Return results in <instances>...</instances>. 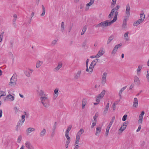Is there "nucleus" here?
Instances as JSON below:
<instances>
[{
  "instance_id": "nucleus-1",
  "label": "nucleus",
  "mask_w": 149,
  "mask_h": 149,
  "mask_svg": "<svg viewBox=\"0 0 149 149\" xmlns=\"http://www.w3.org/2000/svg\"><path fill=\"white\" fill-rule=\"evenodd\" d=\"M117 12L116 13L115 15L113 17V19L111 21L109 22V20H106L105 21L102 22V26H107L111 25L113 22H116L117 18Z\"/></svg>"
},
{
  "instance_id": "nucleus-2",
  "label": "nucleus",
  "mask_w": 149,
  "mask_h": 149,
  "mask_svg": "<svg viewBox=\"0 0 149 149\" xmlns=\"http://www.w3.org/2000/svg\"><path fill=\"white\" fill-rule=\"evenodd\" d=\"M17 80V75L16 73L13 74L10 79V86H15Z\"/></svg>"
},
{
  "instance_id": "nucleus-3",
  "label": "nucleus",
  "mask_w": 149,
  "mask_h": 149,
  "mask_svg": "<svg viewBox=\"0 0 149 149\" xmlns=\"http://www.w3.org/2000/svg\"><path fill=\"white\" fill-rule=\"evenodd\" d=\"M105 90H103L101 93L100 94L96 97V102H100V99L103 97L105 93Z\"/></svg>"
},
{
  "instance_id": "nucleus-4",
  "label": "nucleus",
  "mask_w": 149,
  "mask_h": 149,
  "mask_svg": "<svg viewBox=\"0 0 149 149\" xmlns=\"http://www.w3.org/2000/svg\"><path fill=\"white\" fill-rule=\"evenodd\" d=\"M126 8V10L125 11L126 15L125 17H129L130 15V7L129 4V3L127 4Z\"/></svg>"
},
{
  "instance_id": "nucleus-5",
  "label": "nucleus",
  "mask_w": 149,
  "mask_h": 149,
  "mask_svg": "<svg viewBox=\"0 0 149 149\" xmlns=\"http://www.w3.org/2000/svg\"><path fill=\"white\" fill-rule=\"evenodd\" d=\"M107 75V73L106 72H104L103 73L101 80V83L103 85H104L106 83Z\"/></svg>"
},
{
  "instance_id": "nucleus-6",
  "label": "nucleus",
  "mask_w": 149,
  "mask_h": 149,
  "mask_svg": "<svg viewBox=\"0 0 149 149\" xmlns=\"http://www.w3.org/2000/svg\"><path fill=\"white\" fill-rule=\"evenodd\" d=\"M128 121H126L123 123V126H122L120 129H119V131H120L121 132L124 130L126 128L127 126V125Z\"/></svg>"
},
{
  "instance_id": "nucleus-7",
  "label": "nucleus",
  "mask_w": 149,
  "mask_h": 149,
  "mask_svg": "<svg viewBox=\"0 0 149 149\" xmlns=\"http://www.w3.org/2000/svg\"><path fill=\"white\" fill-rule=\"evenodd\" d=\"M26 147L28 149H33V147L29 141H26L25 143Z\"/></svg>"
},
{
  "instance_id": "nucleus-8",
  "label": "nucleus",
  "mask_w": 149,
  "mask_h": 149,
  "mask_svg": "<svg viewBox=\"0 0 149 149\" xmlns=\"http://www.w3.org/2000/svg\"><path fill=\"white\" fill-rule=\"evenodd\" d=\"M105 52L102 49H100L98 52L96 56L97 58L100 57L104 54Z\"/></svg>"
},
{
  "instance_id": "nucleus-9",
  "label": "nucleus",
  "mask_w": 149,
  "mask_h": 149,
  "mask_svg": "<svg viewBox=\"0 0 149 149\" xmlns=\"http://www.w3.org/2000/svg\"><path fill=\"white\" fill-rule=\"evenodd\" d=\"M46 132V130L45 129V128L43 129L39 134L40 136L41 137H43L45 134Z\"/></svg>"
},
{
  "instance_id": "nucleus-10",
  "label": "nucleus",
  "mask_w": 149,
  "mask_h": 149,
  "mask_svg": "<svg viewBox=\"0 0 149 149\" xmlns=\"http://www.w3.org/2000/svg\"><path fill=\"white\" fill-rule=\"evenodd\" d=\"M134 82L138 85H139L140 84V81L139 78L136 76H135L134 77Z\"/></svg>"
},
{
  "instance_id": "nucleus-11",
  "label": "nucleus",
  "mask_w": 149,
  "mask_h": 149,
  "mask_svg": "<svg viewBox=\"0 0 149 149\" xmlns=\"http://www.w3.org/2000/svg\"><path fill=\"white\" fill-rule=\"evenodd\" d=\"M41 103L43 104V106L47 108L49 106V101H44L42 100Z\"/></svg>"
},
{
  "instance_id": "nucleus-12",
  "label": "nucleus",
  "mask_w": 149,
  "mask_h": 149,
  "mask_svg": "<svg viewBox=\"0 0 149 149\" xmlns=\"http://www.w3.org/2000/svg\"><path fill=\"white\" fill-rule=\"evenodd\" d=\"M109 102L107 103L106 107H105V109L104 110V111L103 112V115H105L107 113L109 107Z\"/></svg>"
},
{
  "instance_id": "nucleus-13",
  "label": "nucleus",
  "mask_w": 149,
  "mask_h": 149,
  "mask_svg": "<svg viewBox=\"0 0 149 149\" xmlns=\"http://www.w3.org/2000/svg\"><path fill=\"white\" fill-rule=\"evenodd\" d=\"M143 22V21H142V20L141 19H139L134 23L133 26H137L142 22Z\"/></svg>"
},
{
  "instance_id": "nucleus-14",
  "label": "nucleus",
  "mask_w": 149,
  "mask_h": 149,
  "mask_svg": "<svg viewBox=\"0 0 149 149\" xmlns=\"http://www.w3.org/2000/svg\"><path fill=\"white\" fill-rule=\"evenodd\" d=\"M138 105V99L137 98L135 97L134 99L133 106L135 107H137Z\"/></svg>"
},
{
  "instance_id": "nucleus-15",
  "label": "nucleus",
  "mask_w": 149,
  "mask_h": 149,
  "mask_svg": "<svg viewBox=\"0 0 149 149\" xmlns=\"http://www.w3.org/2000/svg\"><path fill=\"white\" fill-rule=\"evenodd\" d=\"M127 87V86H125V87H123L119 91V96L120 99H121L122 98L121 94L122 92L126 89Z\"/></svg>"
},
{
  "instance_id": "nucleus-16",
  "label": "nucleus",
  "mask_w": 149,
  "mask_h": 149,
  "mask_svg": "<svg viewBox=\"0 0 149 149\" xmlns=\"http://www.w3.org/2000/svg\"><path fill=\"white\" fill-rule=\"evenodd\" d=\"M87 103V100L86 99H83L82 102V109H84L85 108V105Z\"/></svg>"
},
{
  "instance_id": "nucleus-17",
  "label": "nucleus",
  "mask_w": 149,
  "mask_h": 149,
  "mask_svg": "<svg viewBox=\"0 0 149 149\" xmlns=\"http://www.w3.org/2000/svg\"><path fill=\"white\" fill-rule=\"evenodd\" d=\"M54 97L56 98L58 96V88H56L54 90Z\"/></svg>"
},
{
  "instance_id": "nucleus-18",
  "label": "nucleus",
  "mask_w": 149,
  "mask_h": 149,
  "mask_svg": "<svg viewBox=\"0 0 149 149\" xmlns=\"http://www.w3.org/2000/svg\"><path fill=\"white\" fill-rule=\"evenodd\" d=\"M13 24L15 27L16 23H15V21L17 19V16L16 14H15L13 15Z\"/></svg>"
},
{
  "instance_id": "nucleus-19",
  "label": "nucleus",
  "mask_w": 149,
  "mask_h": 149,
  "mask_svg": "<svg viewBox=\"0 0 149 149\" xmlns=\"http://www.w3.org/2000/svg\"><path fill=\"white\" fill-rule=\"evenodd\" d=\"M81 74V71H78L77 74L75 75L74 77V78L75 79H78L80 77V75Z\"/></svg>"
},
{
  "instance_id": "nucleus-20",
  "label": "nucleus",
  "mask_w": 149,
  "mask_h": 149,
  "mask_svg": "<svg viewBox=\"0 0 149 149\" xmlns=\"http://www.w3.org/2000/svg\"><path fill=\"white\" fill-rule=\"evenodd\" d=\"M120 8V6H119V5H117L116 7L114 8H113L112 10H112V11H113V12H114L115 11V14H116V12H117L118 13H117V15H118V12L117 11L118 10V9H119V8Z\"/></svg>"
},
{
  "instance_id": "nucleus-21",
  "label": "nucleus",
  "mask_w": 149,
  "mask_h": 149,
  "mask_svg": "<svg viewBox=\"0 0 149 149\" xmlns=\"http://www.w3.org/2000/svg\"><path fill=\"white\" fill-rule=\"evenodd\" d=\"M101 128L100 127H97L96 129L95 134L97 135L98 134L100 133L101 131Z\"/></svg>"
},
{
  "instance_id": "nucleus-22",
  "label": "nucleus",
  "mask_w": 149,
  "mask_h": 149,
  "mask_svg": "<svg viewBox=\"0 0 149 149\" xmlns=\"http://www.w3.org/2000/svg\"><path fill=\"white\" fill-rule=\"evenodd\" d=\"M129 33L128 31L126 32L124 35V36L125 38V39L126 41H128L129 40V38L128 37V35Z\"/></svg>"
},
{
  "instance_id": "nucleus-23",
  "label": "nucleus",
  "mask_w": 149,
  "mask_h": 149,
  "mask_svg": "<svg viewBox=\"0 0 149 149\" xmlns=\"http://www.w3.org/2000/svg\"><path fill=\"white\" fill-rule=\"evenodd\" d=\"M117 0H112L110 7L113 8L116 5Z\"/></svg>"
},
{
  "instance_id": "nucleus-24",
  "label": "nucleus",
  "mask_w": 149,
  "mask_h": 149,
  "mask_svg": "<svg viewBox=\"0 0 149 149\" xmlns=\"http://www.w3.org/2000/svg\"><path fill=\"white\" fill-rule=\"evenodd\" d=\"M114 36L113 35H111V36L109 38L107 42V44H109L113 40V39Z\"/></svg>"
},
{
  "instance_id": "nucleus-25",
  "label": "nucleus",
  "mask_w": 149,
  "mask_h": 149,
  "mask_svg": "<svg viewBox=\"0 0 149 149\" xmlns=\"http://www.w3.org/2000/svg\"><path fill=\"white\" fill-rule=\"evenodd\" d=\"M84 132V130L83 129H81L77 133V136L79 135V136H81V135Z\"/></svg>"
},
{
  "instance_id": "nucleus-26",
  "label": "nucleus",
  "mask_w": 149,
  "mask_h": 149,
  "mask_svg": "<svg viewBox=\"0 0 149 149\" xmlns=\"http://www.w3.org/2000/svg\"><path fill=\"white\" fill-rule=\"evenodd\" d=\"M35 130V129L32 127H29L27 129V132L29 133H30L31 132L34 131Z\"/></svg>"
},
{
  "instance_id": "nucleus-27",
  "label": "nucleus",
  "mask_w": 149,
  "mask_h": 149,
  "mask_svg": "<svg viewBox=\"0 0 149 149\" xmlns=\"http://www.w3.org/2000/svg\"><path fill=\"white\" fill-rule=\"evenodd\" d=\"M118 49V47H117L116 45L114 47L112 52L111 54H115L116 52L117 51Z\"/></svg>"
},
{
  "instance_id": "nucleus-28",
  "label": "nucleus",
  "mask_w": 149,
  "mask_h": 149,
  "mask_svg": "<svg viewBox=\"0 0 149 149\" xmlns=\"http://www.w3.org/2000/svg\"><path fill=\"white\" fill-rule=\"evenodd\" d=\"M62 66V63H59L57 67L54 69L56 70H58Z\"/></svg>"
},
{
  "instance_id": "nucleus-29",
  "label": "nucleus",
  "mask_w": 149,
  "mask_h": 149,
  "mask_svg": "<svg viewBox=\"0 0 149 149\" xmlns=\"http://www.w3.org/2000/svg\"><path fill=\"white\" fill-rule=\"evenodd\" d=\"M43 63V62L42 61H39L36 64V67L37 68H38Z\"/></svg>"
},
{
  "instance_id": "nucleus-30",
  "label": "nucleus",
  "mask_w": 149,
  "mask_h": 149,
  "mask_svg": "<svg viewBox=\"0 0 149 149\" xmlns=\"http://www.w3.org/2000/svg\"><path fill=\"white\" fill-rule=\"evenodd\" d=\"M143 13L141 14H140V19H141L142 20V21H143L145 18V15L142 11Z\"/></svg>"
},
{
  "instance_id": "nucleus-31",
  "label": "nucleus",
  "mask_w": 149,
  "mask_h": 149,
  "mask_svg": "<svg viewBox=\"0 0 149 149\" xmlns=\"http://www.w3.org/2000/svg\"><path fill=\"white\" fill-rule=\"evenodd\" d=\"M42 8L43 11H42V13L41 14V16H44L45 14V8L44 6H43V5H42Z\"/></svg>"
},
{
  "instance_id": "nucleus-32",
  "label": "nucleus",
  "mask_w": 149,
  "mask_h": 149,
  "mask_svg": "<svg viewBox=\"0 0 149 149\" xmlns=\"http://www.w3.org/2000/svg\"><path fill=\"white\" fill-rule=\"evenodd\" d=\"M80 136L79 135H76V139L75 140V144H78L79 143V141L80 139Z\"/></svg>"
},
{
  "instance_id": "nucleus-33",
  "label": "nucleus",
  "mask_w": 149,
  "mask_h": 149,
  "mask_svg": "<svg viewBox=\"0 0 149 149\" xmlns=\"http://www.w3.org/2000/svg\"><path fill=\"white\" fill-rule=\"evenodd\" d=\"M96 64V63H95L93 65V66H89V69H90V70H89V72H93V69L94 68V67L95 65Z\"/></svg>"
},
{
  "instance_id": "nucleus-34",
  "label": "nucleus",
  "mask_w": 149,
  "mask_h": 149,
  "mask_svg": "<svg viewBox=\"0 0 149 149\" xmlns=\"http://www.w3.org/2000/svg\"><path fill=\"white\" fill-rule=\"evenodd\" d=\"M65 136L67 138V141H70V138L69 136V133L65 132Z\"/></svg>"
},
{
  "instance_id": "nucleus-35",
  "label": "nucleus",
  "mask_w": 149,
  "mask_h": 149,
  "mask_svg": "<svg viewBox=\"0 0 149 149\" xmlns=\"http://www.w3.org/2000/svg\"><path fill=\"white\" fill-rule=\"evenodd\" d=\"M24 72L26 76L29 77L30 76V72L27 71V70H24Z\"/></svg>"
},
{
  "instance_id": "nucleus-36",
  "label": "nucleus",
  "mask_w": 149,
  "mask_h": 149,
  "mask_svg": "<svg viewBox=\"0 0 149 149\" xmlns=\"http://www.w3.org/2000/svg\"><path fill=\"white\" fill-rule=\"evenodd\" d=\"M113 11H112L111 10L110 13L108 15V17L109 19H112V18L113 16V13H114Z\"/></svg>"
},
{
  "instance_id": "nucleus-37",
  "label": "nucleus",
  "mask_w": 149,
  "mask_h": 149,
  "mask_svg": "<svg viewBox=\"0 0 149 149\" xmlns=\"http://www.w3.org/2000/svg\"><path fill=\"white\" fill-rule=\"evenodd\" d=\"M87 29V27L86 26H84L83 28V30L81 32V35H82L84 34V33L85 32Z\"/></svg>"
},
{
  "instance_id": "nucleus-38",
  "label": "nucleus",
  "mask_w": 149,
  "mask_h": 149,
  "mask_svg": "<svg viewBox=\"0 0 149 149\" xmlns=\"http://www.w3.org/2000/svg\"><path fill=\"white\" fill-rule=\"evenodd\" d=\"M24 122H22V120H21L18 122L17 125V127H19Z\"/></svg>"
},
{
  "instance_id": "nucleus-39",
  "label": "nucleus",
  "mask_w": 149,
  "mask_h": 149,
  "mask_svg": "<svg viewBox=\"0 0 149 149\" xmlns=\"http://www.w3.org/2000/svg\"><path fill=\"white\" fill-rule=\"evenodd\" d=\"M40 100L41 102L42 100L44 101H49L47 99V98L46 97H42L40 98Z\"/></svg>"
},
{
  "instance_id": "nucleus-40",
  "label": "nucleus",
  "mask_w": 149,
  "mask_h": 149,
  "mask_svg": "<svg viewBox=\"0 0 149 149\" xmlns=\"http://www.w3.org/2000/svg\"><path fill=\"white\" fill-rule=\"evenodd\" d=\"M72 127V125H70L68 127L67 130L65 131V132H68L70 131L71 130V128Z\"/></svg>"
},
{
  "instance_id": "nucleus-41",
  "label": "nucleus",
  "mask_w": 149,
  "mask_h": 149,
  "mask_svg": "<svg viewBox=\"0 0 149 149\" xmlns=\"http://www.w3.org/2000/svg\"><path fill=\"white\" fill-rule=\"evenodd\" d=\"M142 68L141 65H140L138 66V69L137 70V73L138 74H139V72H140V70Z\"/></svg>"
},
{
  "instance_id": "nucleus-42",
  "label": "nucleus",
  "mask_w": 149,
  "mask_h": 149,
  "mask_svg": "<svg viewBox=\"0 0 149 149\" xmlns=\"http://www.w3.org/2000/svg\"><path fill=\"white\" fill-rule=\"evenodd\" d=\"M98 60H99V59H95V60H94L91 63V64H90V66H93V65H94V64H95L94 63V62H98Z\"/></svg>"
},
{
  "instance_id": "nucleus-43",
  "label": "nucleus",
  "mask_w": 149,
  "mask_h": 149,
  "mask_svg": "<svg viewBox=\"0 0 149 149\" xmlns=\"http://www.w3.org/2000/svg\"><path fill=\"white\" fill-rule=\"evenodd\" d=\"M110 128V127H109L108 126H107V128L106 131V132L105 133V135H106V136H107L108 134Z\"/></svg>"
},
{
  "instance_id": "nucleus-44",
  "label": "nucleus",
  "mask_w": 149,
  "mask_h": 149,
  "mask_svg": "<svg viewBox=\"0 0 149 149\" xmlns=\"http://www.w3.org/2000/svg\"><path fill=\"white\" fill-rule=\"evenodd\" d=\"M122 28L125 29L127 28V23L125 22H123V24L122 25Z\"/></svg>"
},
{
  "instance_id": "nucleus-45",
  "label": "nucleus",
  "mask_w": 149,
  "mask_h": 149,
  "mask_svg": "<svg viewBox=\"0 0 149 149\" xmlns=\"http://www.w3.org/2000/svg\"><path fill=\"white\" fill-rule=\"evenodd\" d=\"M61 31L63 32L64 29V22H61Z\"/></svg>"
},
{
  "instance_id": "nucleus-46",
  "label": "nucleus",
  "mask_w": 149,
  "mask_h": 149,
  "mask_svg": "<svg viewBox=\"0 0 149 149\" xmlns=\"http://www.w3.org/2000/svg\"><path fill=\"white\" fill-rule=\"evenodd\" d=\"M145 114V112L144 111H142L141 113L140 114L139 118H143V116Z\"/></svg>"
},
{
  "instance_id": "nucleus-47",
  "label": "nucleus",
  "mask_w": 149,
  "mask_h": 149,
  "mask_svg": "<svg viewBox=\"0 0 149 149\" xmlns=\"http://www.w3.org/2000/svg\"><path fill=\"white\" fill-rule=\"evenodd\" d=\"M70 141H66V143L65 145V146L66 148H67L68 147V146L69 143L70 142Z\"/></svg>"
},
{
  "instance_id": "nucleus-48",
  "label": "nucleus",
  "mask_w": 149,
  "mask_h": 149,
  "mask_svg": "<svg viewBox=\"0 0 149 149\" xmlns=\"http://www.w3.org/2000/svg\"><path fill=\"white\" fill-rule=\"evenodd\" d=\"M22 140V136L21 135H20L18 137L17 139V142L18 143H19Z\"/></svg>"
},
{
  "instance_id": "nucleus-49",
  "label": "nucleus",
  "mask_w": 149,
  "mask_h": 149,
  "mask_svg": "<svg viewBox=\"0 0 149 149\" xmlns=\"http://www.w3.org/2000/svg\"><path fill=\"white\" fill-rule=\"evenodd\" d=\"M127 116L126 114H125L123 116L122 118V120L123 121H125L127 119Z\"/></svg>"
},
{
  "instance_id": "nucleus-50",
  "label": "nucleus",
  "mask_w": 149,
  "mask_h": 149,
  "mask_svg": "<svg viewBox=\"0 0 149 149\" xmlns=\"http://www.w3.org/2000/svg\"><path fill=\"white\" fill-rule=\"evenodd\" d=\"M98 113H96L95 116L93 117V119H94V121H97L96 119L98 117Z\"/></svg>"
},
{
  "instance_id": "nucleus-51",
  "label": "nucleus",
  "mask_w": 149,
  "mask_h": 149,
  "mask_svg": "<svg viewBox=\"0 0 149 149\" xmlns=\"http://www.w3.org/2000/svg\"><path fill=\"white\" fill-rule=\"evenodd\" d=\"M93 122L91 125L92 128L93 127H94V126L97 123V121H93Z\"/></svg>"
},
{
  "instance_id": "nucleus-52",
  "label": "nucleus",
  "mask_w": 149,
  "mask_h": 149,
  "mask_svg": "<svg viewBox=\"0 0 149 149\" xmlns=\"http://www.w3.org/2000/svg\"><path fill=\"white\" fill-rule=\"evenodd\" d=\"M44 95V93L43 91L42 90H41L40 91V93H39V95L40 96L42 97Z\"/></svg>"
},
{
  "instance_id": "nucleus-53",
  "label": "nucleus",
  "mask_w": 149,
  "mask_h": 149,
  "mask_svg": "<svg viewBox=\"0 0 149 149\" xmlns=\"http://www.w3.org/2000/svg\"><path fill=\"white\" fill-rule=\"evenodd\" d=\"M14 97L10 94V100L12 101L14 99Z\"/></svg>"
},
{
  "instance_id": "nucleus-54",
  "label": "nucleus",
  "mask_w": 149,
  "mask_h": 149,
  "mask_svg": "<svg viewBox=\"0 0 149 149\" xmlns=\"http://www.w3.org/2000/svg\"><path fill=\"white\" fill-rule=\"evenodd\" d=\"M21 118H22V122H24L25 121V115H22L21 116Z\"/></svg>"
},
{
  "instance_id": "nucleus-55",
  "label": "nucleus",
  "mask_w": 149,
  "mask_h": 149,
  "mask_svg": "<svg viewBox=\"0 0 149 149\" xmlns=\"http://www.w3.org/2000/svg\"><path fill=\"white\" fill-rule=\"evenodd\" d=\"M143 121V118H139L138 120V123L142 124Z\"/></svg>"
},
{
  "instance_id": "nucleus-56",
  "label": "nucleus",
  "mask_w": 149,
  "mask_h": 149,
  "mask_svg": "<svg viewBox=\"0 0 149 149\" xmlns=\"http://www.w3.org/2000/svg\"><path fill=\"white\" fill-rule=\"evenodd\" d=\"M56 125H57V123H56V122H55L54 123V124L53 126L52 129H56Z\"/></svg>"
},
{
  "instance_id": "nucleus-57",
  "label": "nucleus",
  "mask_w": 149,
  "mask_h": 149,
  "mask_svg": "<svg viewBox=\"0 0 149 149\" xmlns=\"http://www.w3.org/2000/svg\"><path fill=\"white\" fill-rule=\"evenodd\" d=\"M10 56H11V57H12V58H13V59H12V60H13V62H14V58L13 57V54H12V53L10 52Z\"/></svg>"
},
{
  "instance_id": "nucleus-58",
  "label": "nucleus",
  "mask_w": 149,
  "mask_h": 149,
  "mask_svg": "<svg viewBox=\"0 0 149 149\" xmlns=\"http://www.w3.org/2000/svg\"><path fill=\"white\" fill-rule=\"evenodd\" d=\"M113 110L114 111L116 109V104L114 103L112 105Z\"/></svg>"
},
{
  "instance_id": "nucleus-59",
  "label": "nucleus",
  "mask_w": 149,
  "mask_h": 149,
  "mask_svg": "<svg viewBox=\"0 0 149 149\" xmlns=\"http://www.w3.org/2000/svg\"><path fill=\"white\" fill-rule=\"evenodd\" d=\"M89 61V59H87V60H86V67H87L88 66V63Z\"/></svg>"
},
{
  "instance_id": "nucleus-60",
  "label": "nucleus",
  "mask_w": 149,
  "mask_h": 149,
  "mask_svg": "<svg viewBox=\"0 0 149 149\" xmlns=\"http://www.w3.org/2000/svg\"><path fill=\"white\" fill-rule=\"evenodd\" d=\"M113 122L114 121L111 120V121H110V123L108 126L110 127L111 126L112 124H113Z\"/></svg>"
},
{
  "instance_id": "nucleus-61",
  "label": "nucleus",
  "mask_w": 149,
  "mask_h": 149,
  "mask_svg": "<svg viewBox=\"0 0 149 149\" xmlns=\"http://www.w3.org/2000/svg\"><path fill=\"white\" fill-rule=\"evenodd\" d=\"M146 78L147 79L148 81L149 82V73L147 72V74H146Z\"/></svg>"
},
{
  "instance_id": "nucleus-62",
  "label": "nucleus",
  "mask_w": 149,
  "mask_h": 149,
  "mask_svg": "<svg viewBox=\"0 0 149 149\" xmlns=\"http://www.w3.org/2000/svg\"><path fill=\"white\" fill-rule=\"evenodd\" d=\"M141 125H139L138 127V128L136 130L137 132H138L140 130H141Z\"/></svg>"
},
{
  "instance_id": "nucleus-63",
  "label": "nucleus",
  "mask_w": 149,
  "mask_h": 149,
  "mask_svg": "<svg viewBox=\"0 0 149 149\" xmlns=\"http://www.w3.org/2000/svg\"><path fill=\"white\" fill-rule=\"evenodd\" d=\"M57 42V41L56 40H53L52 42V44L53 45H55L56 44Z\"/></svg>"
},
{
  "instance_id": "nucleus-64",
  "label": "nucleus",
  "mask_w": 149,
  "mask_h": 149,
  "mask_svg": "<svg viewBox=\"0 0 149 149\" xmlns=\"http://www.w3.org/2000/svg\"><path fill=\"white\" fill-rule=\"evenodd\" d=\"M86 44V40H85V41L83 42V44L82 45L83 47H84L85 46V45Z\"/></svg>"
}]
</instances>
